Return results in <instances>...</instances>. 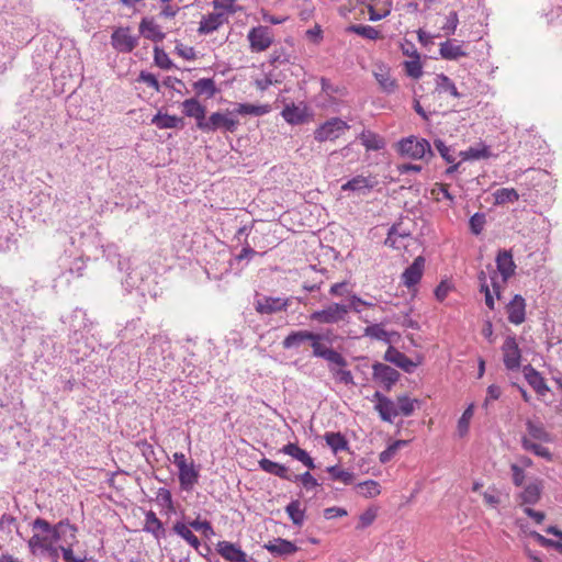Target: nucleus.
<instances>
[{"instance_id":"obj_1","label":"nucleus","mask_w":562,"mask_h":562,"mask_svg":"<svg viewBox=\"0 0 562 562\" xmlns=\"http://www.w3.org/2000/svg\"><path fill=\"white\" fill-rule=\"evenodd\" d=\"M306 341L311 342L314 357L322 358L327 362L337 363L339 367L348 366L346 358L341 353L323 344V341L330 342L328 334L313 333L310 330H294L283 339L282 347L284 349L299 348Z\"/></svg>"},{"instance_id":"obj_2","label":"nucleus","mask_w":562,"mask_h":562,"mask_svg":"<svg viewBox=\"0 0 562 562\" xmlns=\"http://www.w3.org/2000/svg\"><path fill=\"white\" fill-rule=\"evenodd\" d=\"M31 526L34 535L29 539L27 547L34 555L38 554L43 547H48L49 542H57L65 533V529L70 531L71 540H76L77 527L68 519L53 526L44 518L37 517Z\"/></svg>"},{"instance_id":"obj_3","label":"nucleus","mask_w":562,"mask_h":562,"mask_svg":"<svg viewBox=\"0 0 562 562\" xmlns=\"http://www.w3.org/2000/svg\"><path fill=\"white\" fill-rule=\"evenodd\" d=\"M238 125V121L229 117L227 114L221 112H214L209 117L205 116L203 122H199L198 130L203 133H213L217 130H225L227 132H235Z\"/></svg>"},{"instance_id":"obj_4","label":"nucleus","mask_w":562,"mask_h":562,"mask_svg":"<svg viewBox=\"0 0 562 562\" xmlns=\"http://www.w3.org/2000/svg\"><path fill=\"white\" fill-rule=\"evenodd\" d=\"M347 122L339 117H331L317 127L314 132V138L319 142L335 140L349 130Z\"/></svg>"},{"instance_id":"obj_5","label":"nucleus","mask_w":562,"mask_h":562,"mask_svg":"<svg viewBox=\"0 0 562 562\" xmlns=\"http://www.w3.org/2000/svg\"><path fill=\"white\" fill-rule=\"evenodd\" d=\"M349 311V304L333 303L321 311L313 312L310 318L322 324H335L344 321Z\"/></svg>"},{"instance_id":"obj_6","label":"nucleus","mask_w":562,"mask_h":562,"mask_svg":"<svg viewBox=\"0 0 562 562\" xmlns=\"http://www.w3.org/2000/svg\"><path fill=\"white\" fill-rule=\"evenodd\" d=\"M398 150L402 155L413 159L424 158L427 153L432 155L430 144L424 138L419 139L414 136L402 139L398 143Z\"/></svg>"},{"instance_id":"obj_7","label":"nucleus","mask_w":562,"mask_h":562,"mask_svg":"<svg viewBox=\"0 0 562 562\" xmlns=\"http://www.w3.org/2000/svg\"><path fill=\"white\" fill-rule=\"evenodd\" d=\"M477 261H479V271H477L479 289H480V292L484 293V295H485L486 306L490 310H492V292L490 290V284L487 282L488 278L492 280V263L490 260L484 259L482 250L480 251Z\"/></svg>"},{"instance_id":"obj_8","label":"nucleus","mask_w":562,"mask_h":562,"mask_svg":"<svg viewBox=\"0 0 562 562\" xmlns=\"http://www.w3.org/2000/svg\"><path fill=\"white\" fill-rule=\"evenodd\" d=\"M503 361L508 370H518L520 368L521 352L515 336H507L503 346Z\"/></svg>"},{"instance_id":"obj_9","label":"nucleus","mask_w":562,"mask_h":562,"mask_svg":"<svg viewBox=\"0 0 562 562\" xmlns=\"http://www.w3.org/2000/svg\"><path fill=\"white\" fill-rule=\"evenodd\" d=\"M372 369L373 379L380 382L387 392L391 391L392 386L398 381L401 376L397 370L381 362H375L372 366Z\"/></svg>"},{"instance_id":"obj_10","label":"nucleus","mask_w":562,"mask_h":562,"mask_svg":"<svg viewBox=\"0 0 562 562\" xmlns=\"http://www.w3.org/2000/svg\"><path fill=\"white\" fill-rule=\"evenodd\" d=\"M288 305V299L263 296L255 302V310L259 314H273L285 311Z\"/></svg>"},{"instance_id":"obj_11","label":"nucleus","mask_w":562,"mask_h":562,"mask_svg":"<svg viewBox=\"0 0 562 562\" xmlns=\"http://www.w3.org/2000/svg\"><path fill=\"white\" fill-rule=\"evenodd\" d=\"M384 360L402 369L406 373H413L417 364L413 362L405 353L393 346H390L384 353Z\"/></svg>"},{"instance_id":"obj_12","label":"nucleus","mask_w":562,"mask_h":562,"mask_svg":"<svg viewBox=\"0 0 562 562\" xmlns=\"http://www.w3.org/2000/svg\"><path fill=\"white\" fill-rule=\"evenodd\" d=\"M263 548L274 557H289L299 551L295 543L282 538H274L272 541L265 543Z\"/></svg>"},{"instance_id":"obj_13","label":"nucleus","mask_w":562,"mask_h":562,"mask_svg":"<svg viewBox=\"0 0 562 562\" xmlns=\"http://www.w3.org/2000/svg\"><path fill=\"white\" fill-rule=\"evenodd\" d=\"M543 490L542 481L533 479L528 482L519 494L521 505H535L539 502Z\"/></svg>"},{"instance_id":"obj_14","label":"nucleus","mask_w":562,"mask_h":562,"mask_svg":"<svg viewBox=\"0 0 562 562\" xmlns=\"http://www.w3.org/2000/svg\"><path fill=\"white\" fill-rule=\"evenodd\" d=\"M506 313L508 321L512 324L519 325L526 317V303L525 299L516 294L513 300L506 305Z\"/></svg>"},{"instance_id":"obj_15","label":"nucleus","mask_w":562,"mask_h":562,"mask_svg":"<svg viewBox=\"0 0 562 562\" xmlns=\"http://www.w3.org/2000/svg\"><path fill=\"white\" fill-rule=\"evenodd\" d=\"M425 267V258L422 256H418L414 259L413 263L405 269V271L402 274L403 283L407 288H412L416 285L422 277L423 271Z\"/></svg>"},{"instance_id":"obj_16","label":"nucleus","mask_w":562,"mask_h":562,"mask_svg":"<svg viewBox=\"0 0 562 562\" xmlns=\"http://www.w3.org/2000/svg\"><path fill=\"white\" fill-rule=\"evenodd\" d=\"M496 267L504 282L515 274L516 265L510 250H499L496 256Z\"/></svg>"},{"instance_id":"obj_17","label":"nucleus","mask_w":562,"mask_h":562,"mask_svg":"<svg viewBox=\"0 0 562 562\" xmlns=\"http://www.w3.org/2000/svg\"><path fill=\"white\" fill-rule=\"evenodd\" d=\"M281 114L288 123L293 125L306 122L310 116L308 109L303 103L288 104L284 106Z\"/></svg>"},{"instance_id":"obj_18","label":"nucleus","mask_w":562,"mask_h":562,"mask_svg":"<svg viewBox=\"0 0 562 562\" xmlns=\"http://www.w3.org/2000/svg\"><path fill=\"white\" fill-rule=\"evenodd\" d=\"M216 551L229 562H246V552H244L238 546L229 541H220L216 544Z\"/></svg>"},{"instance_id":"obj_19","label":"nucleus","mask_w":562,"mask_h":562,"mask_svg":"<svg viewBox=\"0 0 562 562\" xmlns=\"http://www.w3.org/2000/svg\"><path fill=\"white\" fill-rule=\"evenodd\" d=\"M522 372L526 381L536 391V393L543 396L549 392V387L543 376L531 364L525 366Z\"/></svg>"},{"instance_id":"obj_20","label":"nucleus","mask_w":562,"mask_h":562,"mask_svg":"<svg viewBox=\"0 0 562 562\" xmlns=\"http://www.w3.org/2000/svg\"><path fill=\"white\" fill-rule=\"evenodd\" d=\"M182 112L188 117H193L196 125L205 119L206 108L196 98H190L182 102Z\"/></svg>"},{"instance_id":"obj_21","label":"nucleus","mask_w":562,"mask_h":562,"mask_svg":"<svg viewBox=\"0 0 562 562\" xmlns=\"http://www.w3.org/2000/svg\"><path fill=\"white\" fill-rule=\"evenodd\" d=\"M258 464L262 471H265L269 474L276 475V476H278L282 480H286V481L293 480L292 474L289 472V469L283 464L271 461L267 458H262L261 460H259Z\"/></svg>"},{"instance_id":"obj_22","label":"nucleus","mask_w":562,"mask_h":562,"mask_svg":"<svg viewBox=\"0 0 562 562\" xmlns=\"http://www.w3.org/2000/svg\"><path fill=\"white\" fill-rule=\"evenodd\" d=\"M373 74L382 91L389 94L395 92L398 85L396 80L392 78L389 68L384 66H379Z\"/></svg>"},{"instance_id":"obj_23","label":"nucleus","mask_w":562,"mask_h":562,"mask_svg":"<svg viewBox=\"0 0 562 562\" xmlns=\"http://www.w3.org/2000/svg\"><path fill=\"white\" fill-rule=\"evenodd\" d=\"M378 184L374 177L356 176L341 186L342 191H361L363 189L371 190Z\"/></svg>"},{"instance_id":"obj_24","label":"nucleus","mask_w":562,"mask_h":562,"mask_svg":"<svg viewBox=\"0 0 562 562\" xmlns=\"http://www.w3.org/2000/svg\"><path fill=\"white\" fill-rule=\"evenodd\" d=\"M442 94L447 93L453 98H460L461 94L459 93L454 82L445 74H439L435 78V90L434 94Z\"/></svg>"},{"instance_id":"obj_25","label":"nucleus","mask_w":562,"mask_h":562,"mask_svg":"<svg viewBox=\"0 0 562 562\" xmlns=\"http://www.w3.org/2000/svg\"><path fill=\"white\" fill-rule=\"evenodd\" d=\"M225 20V12L221 10H215L214 12L203 18V20L200 23L199 31L205 33L213 32L220 25H222Z\"/></svg>"},{"instance_id":"obj_26","label":"nucleus","mask_w":562,"mask_h":562,"mask_svg":"<svg viewBox=\"0 0 562 562\" xmlns=\"http://www.w3.org/2000/svg\"><path fill=\"white\" fill-rule=\"evenodd\" d=\"M151 123L160 130L182 128L184 126V121L182 117L169 114H161L160 112L151 119Z\"/></svg>"},{"instance_id":"obj_27","label":"nucleus","mask_w":562,"mask_h":562,"mask_svg":"<svg viewBox=\"0 0 562 562\" xmlns=\"http://www.w3.org/2000/svg\"><path fill=\"white\" fill-rule=\"evenodd\" d=\"M192 88L196 95H205L207 99L215 97L220 91L215 86V81L211 78H202L194 81Z\"/></svg>"},{"instance_id":"obj_28","label":"nucleus","mask_w":562,"mask_h":562,"mask_svg":"<svg viewBox=\"0 0 562 562\" xmlns=\"http://www.w3.org/2000/svg\"><path fill=\"white\" fill-rule=\"evenodd\" d=\"M199 472L194 469L193 464L184 467L179 470L180 486L184 491H191L198 483Z\"/></svg>"},{"instance_id":"obj_29","label":"nucleus","mask_w":562,"mask_h":562,"mask_svg":"<svg viewBox=\"0 0 562 562\" xmlns=\"http://www.w3.org/2000/svg\"><path fill=\"white\" fill-rule=\"evenodd\" d=\"M411 236V231L403 227V223H395L391 226L387 233V237L384 241L386 246L393 247V248H400L401 246L397 245V238H407Z\"/></svg>"},{"instance_id":"obj_30","label":"nucleus","mask_w":562,"mask_h":562,"mask_svg":"<svg viewBox=\"0 0 562 562\" xmlns=\"http://www.w3.org/2000/svg\"><path fill=\"white\" fill-rule=\"evenodd\" d=\"M144 530L150 532L156 539H160L165 536V528L161 520L151 510L146 514Z\"/></svg>"},{"instance_id":"obj_31","label":"nucleus","mask_w":562,"mask_h":562,"mask_svg":"<svg viewBox=\"0 0 562 562\" xmlns=\"http://www.w3.org/2000/svg\"><path fill=\"white\" fill-rule=\"evenodd\" d=\"M375 409L382 420L392 423L393 417L398 415L396 404L389 397H383L382 403H376Z\"/></svg>"},{"instance_id":"obj_32","label":"nucleus","mask_w":562,"mask_h":562,"mask_svg":"<svg viewBox=\"0 0 562 562\" xmlns=\"http://www.w3.org/2000/svg\"><path fill=\"white\" fill-rule=\"evenodd\" d=\"M270 110L271 108L269 104L255 105L250 103H239L234 112L240 115L261 116L269 113Z\"/></svg>"},{"instance_id":"obj_33","label":"nucleus","mask_w":562,"mask_h":562,"mask_svg":"<svg viewBox=\"0 0 562 562\" xmlns=\"http://www.w3.org/2000/svg\"><path fill=\"white\" fill-rule=\"evenodd\" d=\"M324 439L326 440V443L331 448L334 453L348 450L349 448L348 440L341 432H326L324 435Z\"/></svg>"},{"instance_id":"obj_34","label":"nucleus","mask_w":562,"mask_h":562,"mask_svg":"<svg viewBox=\"0 0 562 562\" xmlns=\"http://www.w3.org/2000/svg\"><path fill=\"white\" fill-rule=\"evenodd\" d=\"M285 512L289 515L293 525L301 527L305 519V510L301 508V503L299 499L291 501L286 507Z\"/></svg>"},{"instance_id":"obj_35","label":"nucleus","mask_w":562,"mask_h":562,"mask_svg":"<svg viewBox=\"0 0 562 562\" xmlns=\"http://www.w3.org/2000/svg\"><path fill=\"white\" fill-rule=\"evenodd\" d=\"M440 55L445 59H458L461 56H464L465 53L462 49V46L453 43L448 38L445 43L440 44Z\"/></svg>"},{"instance_id":"obj_36","label":"nucleus","mask_w":562,"mask_h":562,"mask_svg":"<svg viewBox=\"0 0 562 562\" xmlns=\"http://www.w3.org/2000/svg\"><path fill=\"white\" fill-rule=\"evenodd\" d=\"M360 139L368 150H380L385 145L384 139L371 131L362 132Z\"/></svg>"},{"instance_id":"obj_37","label":"nucleus","mask_w":562,"mask_h":562,"mask_svg":"<svg viewBox=\"0 0 562 562\" xmlns=\"http://www.w3.org/2000/svg\"><path fill=\"white\" fill-rule=\"evenodd\" d=\"M526 427L530 438L543 442H550L552 440L550 434L544 429L541 423H533L532 420H527Z\"/></svg>"},{"instance_id":"obj_38","label":"nucleus","mask_w":562,"mask_h":562,"mask_svg":"<svg viewBox=\"0 0 562 562\" xmlns=\"http://www.w3.org/2000/svg\"><path fill=\"white\" fill-rule=\"evenodd\" d=\"M521 445L525 450L530 451L536 456L541 457L548 461L552 460V453L549 451V449L539 443L533 442L530 438L522 437Z\"/></svg>"},{"instance_id":"obj_39","label":"nucleus","mask_w":562,"mask_h":562,"mask_svg":"<svg viewBox=\"0 0 562 562\" xmlns=\"http://www.w3.org/2000/svg\"><path fill=\"white\" fill-rule=\"evenodd\" d=\"M173 531L179 535L181 538H183L190 546L198 549L200 546V540L198 537L190 530V528L181 522L177 521L173 525Z\"/></svg>"},{"instance_id":"obj_40","label":"nucleus","mask_w":562,"mask_h":562,"mask_svg":"<svg viewBox=\"0 0 562 562\" xmlns=\"http://www.w3.org/2000/svg\"><path fill=\"white\" fill-rule=\"evenodd\" d=\"M344 368L345 367H339L337 363L328 362V370L337 381L346 385L355 384L351 371L345 370Z\"/></svg>"},{"instance_id":"obj_41","label":"nucleus","mask_w":562,"mask_h":562,"mask_svg":"<svg viewBox=\"0 0 562 562\" xmlns=\"http://www.w3.org/2000/svg\"><path fill=\"white\" fill-rule=\"evenodd\" d=\"M137 44V37H111V45L119 53H130Z\"/></svg>"},{"instance_id":"obj_42","label":"nucleus","mask_w":562,"mask_h":562,"mask_svg":"<svg viewBox=\"0 0 562 562\" xmlns=\"http://www.w3.org/2000/svg\"><path fill=\"white\" fill-rule=\"evenodd\" d=\"M519 198L513 188H502L494 192V204L513 203Z\"/></svg>"},{"instance_id":"obj_43","label":"nucleus","mask_w":562,"mask_h":562,"mask_svg":"<svg viewBox=\"0 0 562 562\" xmlns=\"http://www.w3.org/2000/svg\"><path fill=\"white\" fill-rule=\"evenodd\" d=\"M417 400H413L406 395L398 396L396 402V409L398 411V415L411 416L415 411V404H417Z\"/></svg>"},{"instance_id":"obj_44","label":"nucleus","mask_w":562,"mask_h":562,"mask_svg":"<svg viewBox=\"0 0 562 562\" xmlns=\"http://www.w3.org/2000/svg\"><path fill=\"white\" fill-rule=\"evenodd\" d=\"M473 413H474V404L471 403L465 408V411L463 412L462 416L458 420L457 430H458V435L460 437H463V436H465L468 434L470 420L473 417Z\"/></svg>"},{"instance_id":"obj_45","label":"nucleus","mask_w":562,"mask_h":562,"mask_svg":"<svg viewBox=\"0 0 562 562\" xmlns=\"http://www.w3.org/2000/svg\"><path fill=\"white\" fill-rule=\"evenodd\" d=\"M356 488L359 493L367 497L371 498L380 494V484L374 480H368L366 482L357 484Z\"/></svg>"},{"instance_id":"obj_46","label":"nucleus","mask_w":562,"mask_h":562,"mask_svg":"<svg viewBox=\"0 0 562 562\" xmlns=\"http://www.w3.org/2000/svg\"><path fill=\"white\" fill-rule=\"evenodd\" d=\"M364 336L382 340L384 342H390L389 334L384 328L382 327V324H373L370 326H367L364 328Z\"/></svg>"},{"instance_id":"obj_47","label":"nucleus","mask_w":562,"mask_h":562,"mask_svg":"<svg viewBox=\"0 0 562 562\" xmlns=\"http://www.w3.org/2000/svg\"><path fill=\"white\" fill-rule=\"evenodd\" d=\"M404 67L407 76L418 79L423 75V67L420 63V57L415 56L414 58H411L409 60L404 61Z\"/></svg>"},{"instance_id":"obj_48","label":"nucleus","mask_w":562,"mask_h":562,"mask_svg":"<svg viewBox=\"0 0 562 562\" xmlns=\"http://www.w3.org/2000/svg\"><path fill=\"white\" fill-rule=\"evenodd\" d=\"M333 480H339L345 484H351L353 482V474L349 471L340 469L338 465H331L326 469Z\"/></svg>"},{"instance_id":"obj_49","label":"nucleus","mask_w":562,"mask_h":562,"mask_svg":"<svg viewBox=\"0 0 562 562\" xmlns=\"http://www.w3.org/2000/svg\"><path fill=\"white\" fill-rule=\"evenodd\" d=\"M486 224V217L483 213H475L471 216L469 225L471 233L474 235H480Z\"/></svg>"},{"instance_id":"obj_50","label":"nucleus","mask_w":562,"mask_h":562,"mask_svg":"<svg viewBox=\"0 0 562 562\" xmlns=\"http://www.w3.org/2000/svg\"><path fill=\"white\" fill-rule=\"evenodd\" d=\"M154 60L156 66H158L161 69H170L172 67V61L168 57V55L165 53L164 49L159 48L158 46H155L154 49Z\"/></svg>"},{"instance_id":"obj_51","label":"nucleus","mask_w":562,"mask_h":562,"mask_svg":"<svg viewBox=\"0 0 562 562\" xmlns=\"http://www.w3.org/2000/svg\"><path fill=\"white\" fill-rule=\"evenodd\" d=\"M435 148L438 150L440 156L448 162L452 164L456 159L454 151L451 150L449 146L445 144L441 139H435L434 142Z\"/></svg>"},{"instance_id":"obj_52","label":"nucleus","mask_w":562,"mask_h":562,"mask_svg":"<svg viewBox=\"0 0 562 562\" xmlns=\"http://www.w3.org/2000/svg\"><path fill=\"white\" fill-rule=\"evenodd\" d=\"M280 451L284 454L291 456L292 458L300 462L307 453L304 449H301L296 443L292 442H289L288 445L283 446V448Z\"/></svg>"},{"instance_id":"obj_53","label":"nucleus","mask_w":562,"mask_h":562,"mask_svg":"<svg viewBox=\"0 0 562 562\" xmlns=\"http://www.w3.org/2000/svg\"><path fill=\"white\" fill-rule=\"evenodd\" d=\"M322 85V91L325 92L328 97H333L334 94L345 95L346 88L334 86L328 79L322 78L321 79Z\"/></svg>"},{"instance_id":"obj_54","label":"nucleus","mask_w":562,"mask_h":562,"mask_svg":"<svg viewBox=\"0 0 562 562\" xmlns=\"http://www.w3.org/2000/svg\"><path fill=\"white\" fill-rule=\"evenodd\" d=\"M292 482L301 481L303 486L307 490L314 488L318 485L317 480L310 473V471L303 474H292Z\"/></svg>"},{"instance_id":"obj_55","label":"nucleus","mask_w":562,"mask_h":562,"mask_svg":"<svg viewBox=\"0 0 562 562\" xmlns=\"http://www.w3.org/2000/svg\"><path fill=\"white\" fill-rule=\"evenodd\" d=\"M138 81L146 83L148 87L153 88L155 91L159 92L161 83L157 80L156 76L142 70L138 76Z\"/></svg>"},{"instance_id":"obj_56","label":"nucleus","mask_w":562,"mask_h":562,"mask_svg":"<svg viewBox=\"0 0 562 562\" xmlns=\"http://www.w3.org/2000/svg\"><path fill=\"white\" fill-rule=\"evenodd\" d=\"M250 41V47L254 52H262L267 49L272 41L271 37H248Z\"/></svg>"},{"instance_id":"obj_57","label":"nucleus","mask_w":562,"mask_h":562,"mask_svg":"<svg viewBox=\"0 0 562 562\" xmlns=\"http://www.w3.org/2000/svg\"><path fill=\"white\" fill-rule=\"evenodd\" d=\"M376 517V514L373 509L369 508L364 513H362L359 517V525L357 528H366L370 526Z\"/></svg>"},{"instance_id":"obj_58","label":"nucleus","mask_w":562,"mask_h":562,"mask_svg":"<svg viewBox=\"0 0 562 562\" xmlns=\"http://www.w3.org/2000/svg\"><path fill=\"white\" fill-rule=\"evenodd\" d=\"M137 447L139 448L142 454L149 462L151 458H155V450L151 443L147 442V440H140L137 442Z\"/></svg>"},{"instance_id":"obj_59","label":"nucleus","mask_w":562,"mask_h":562,"mask_svg":"<svg viewBox=\"0 0 562 562\" xmlns=\"http://www.w3.org/2000/svg\"><path fill=\"white\" fill-rule=\"evenodd\" d=\"M74 541L75 540L69 542L67 547H60L65 562H85L83 559H78L74 555V550H72Z\"/></svg>"},{"instance_id":"obj_60","label":"nucleus","mask_w":562,"mask_h":562,"mask_svg":"<svg viewBox=\"0 0 562 562\" xmlns=\"http://www.w3.org/2000/svg\"><path fill=\"white\" fill-rule=\"evenodd\" d=\"M329 293L334 296H344V295L349 294L348 283L339 282V283L333 284L330 286Z\"/></svg>"},{"instance_id":"obj_61","label":"nucleus","mask_w":562,"mask_h":562,"mask_svg":"<svg viewBox=\"0 0 562 562\" xmlns=\"http://www.w3.org/2000/svg\"><path fill=\"white\" fill-rule=\"evenodd\" d=\"M190 527L193 528L194 530L196 531H204L205 533L206 532H213V528H212V525L210 521L207 520H199V519H195L193 521H190Z\"/></svg>"},{"instance_id":"obj_62","label":"nucleus","mask_w":562,"mask_h":562,"mask_svg":"<svg viewBox=\"0 0 562 562\" xmlns=\"http://www.w3.org/2000/svg\"><path fill=\"white\" fill-rule=\"evenodd\" d=\"M464 154V159H480L481 157L487 156V148L483 149L469 148Z\"/></svg>"},{"instance_id":"obj_63","label":"nucleus","mask_w":562,"mask_h":562,"mask_svg":"<svg viewBox=\"0 0 562 562\" xmlns=\"http://www.w3.org/2000/svg\"><path fill=\"white\" fill-rule=\"evenodd\" d=\"M513 482L516 486H520L525 480V472L517 464H512Z\"/></svg>"},{"instance_id":"obj_64","label":"nucleus","mask_w":562,"mask_h":562,"mask_svg":"<svg viewBox=\"0 0 562 562\" xmlns=\"http://www.w3.org/2000/svg\"><path fill=\"white\" fill-rule=\"evenodd\" d=\"M176 49H177L178 54L186 59H194L195 58V52H194L193 47L178 44L176 46Z\"/></svg>"}]
</instances>
